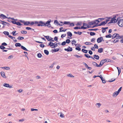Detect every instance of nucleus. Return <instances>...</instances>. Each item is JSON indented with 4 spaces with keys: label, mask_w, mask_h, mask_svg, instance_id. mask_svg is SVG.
<instances>
[{
    "label": "nucleus",
    "mask_w": 123,
    "mask_h": 123,
    "mask_svg": "<svg viewBox=\"0 0 123 123\" xmlns=\"http://www.w3.org/2000/svg\"><path fill=\"white\" fill-rule=\"evenodd\" d=\"M37 26H46V23H45L43 22V21H40L39 22L37 21Z\"/></svg>",
    "instance_id": "f257e3e1"
},
{
    "label": "nucleus",
    "mask_w": 123,
    "mask_h": 123,
    "mask_svg": "<svg viewBox=\"0 0 123 123\" xmlns=\"http://www.w3.org/2000/svg\"><path fill=\"white\" fill-rule=\"evenodd\" d=\"M118 24L121 27L123 26V19H119L118 22Z\"/></svg>",
    "instance_id": "f03ea898"
},
{
    "label": "nucleus",
    "mask_w": 123,
    "mask_h": 123,
    "mask_svg": "<svg viewBox=\"0 0 123 123\" xmlns=\"http://www.w3.org/2000/svg\"><path fill=\"white\" fill-rule=\"evenodd\" d=\"M87 29L86 27H84L83 26H82L81 27H78V26L75 27L74 28V29Z\"/></svg>",
    "instance_id": "7ed1b4c3"
},
{
    "label": "nucleus",
    "mask_w": 123,
    "mask_h": 123,
    "mask_svg": "<svg viewBox=\"0 0 123 123\" xmlns=\"http://www.w3.org/2000/svg\"><path fill=\"white\" fill-rule=\"evenodd\" d=\"M51 22V20L50 19L49 20H48L46 23V26H48L49 27H51V24L50 23Z\"/></svg>",
    "instance_id": "20e7f679"
},
{
    "label": "nucleus",
    "mask_w": 123,
    "mask_h": 123,
    "mask_svg": "<svg viewBox=\"0 0 123 123\" xmlns=\"http://www.w3.org/2000/svg\"><path fill=\"white\" fill-rule=\"evenodd\" d=\"M65 50L67 51V52L71 51H72V48L70 46H68V49H64Z\"/></svg>",
    "instance_id": "39448f33"
},
{
    "label": "nucleus",
    "mask_w": 123,
    "mask_h": 123,
    "mask_svg": "<svg viewBox=\"0 0 123 123\" xmlns=\"http://www.w3.org/2000/svg\"><path fill=\"white\" fill-rule=\"evenodd\" d=\"M103 40V38L102 37L98 38L97 40V42L99 43H101Z\"/></svg>",
    "instance_id": "423d86ee"
},
{
    "label": "nucleus",
    "mask_w": 123,
    "mask_h": 123,
    "mask_svg": "<svg viewBox=\"0 0 123 123\" xmlns=\"http://www.w3.org/2000/svg\"><path fill=\"white\" fill-rule=\"evenodd\" d=\"M101 76V75H100L99 77L101 79V80L102 81V83H105L106 82L105 81V79H104L103 78V77Z\"/></svg>",
    "instance_id": "0eeeda50"
},
{
    "label": "nucleus",
    "mask_w": 123,
    "mask_h": 123,
    "mask_svg": "<svg viewBox=\"0 0 123 123\" xmlns=\"http://www.w3.org/2000/svg\"><path fill=\"white\" fill-rule=\"evenodd\" d=\"M0 16L1 17V18L2 19H5L6 18H8V17H6L5 15H4L1 14L0 15Z\"/></svg>",
    "instance_id": "6e6552de"
},
{
    "label": "nucleus",
    "mask_w": 123,
    "mask_h": 123,
    "mask_svg": "<svg viewBox=\"0 0 123 123\" xmlns=\"http://www.w3.org/2000/svg\"><path fill=\"white\" fill-rule=\"evenodd\" d=\"M37 21H36L34 22H32L30 23V24L31 25H33L34 24H35L37 26Z\"/></svg>",
    "instance_id": "1a4fd4ad"
},
{
    "label": "nucleus",
    "mask_w": 123,
    "mask_h": 123,
    "mask_svg": "<svg viewBox=\"0 0 123 123\" xmlns=\"http://www.w3.org/2000/svg\"><path fill=\"white\" fill-rule=\"evenodd\" d=\"M84 55L87 58H91L94 60V58L92 56L88 55V54H85Z\"/></svg>",
    "instance_id": "9d476101"
},
{
    "label": "nucleus",
    "mask_w": 123,
    "mask_h": 123,
    "mask_svg": "<svg viewBox=\"0 0 123 123\" xmlns=\"http://www.w3.org/2000/svg\"><path fill=\"white\" fill-rule=\"evenodd\" d=\"M88 23L90 25H91L96 24V23L94 21H92L91 22H89Z\"/></svg>",
    "instance_id": "9b49d317"
},
{
    "label": "nucleus",
    "mask_w": 123,
    "mask_h": 123,
    "mask_svg": "<svg viewBox=\"0 0 123 123\" xmlns=\"http://www.w3.org/2000/svg\"><path fill=\"white\" fill-rule=\"evenodd\" d=\"M106 62V59H104L100 61V63H101V65H102L104 63Z\"/></svg>",
    "instance_id": "f8f14e48"
},
{
    "label": "nucleus",
    "mask_w": 123,
    "mask_h": 123,
    "mask_svg": "<svg viewBox=\"0 0 123 123\" xmlns=\"http://www.w3.org/2000/svg\"><path fill=\"white\" fill-rule=\"evenodd\" d=\"M54 43H53L50 42L49 43L48 45L49 46H50V47L52 48H53V47L54 45Z\"/></svg>",
    "instance_id": "ddd939ff"
},
{
    "label": "nucleus",
    "mask_w": 123,
    "mask_h": 123,
    "mask_svg": "<svg viewBox=\"0 0 123 123\" xmlns=\"http://www.w3.org/2000/svg\"><path fill=\"white\" fill-rule=\"evenodd\" d=\"M116 35L117 36V37H116V39H120L122 37V36H120L119 34H118L116 33Z\"/></svg>",
    "instance_id": "4468645a"
},
{
    "label": "nucleus",
    "mask_w": 123,
    "mask_h": 123,
    "mask_svg": "<svg viewBox=\"0 0 123 123\" xmlns=\"http://www.w3.org/2000/svg\"><path fill=\"white\" fill-rule=\"evenodd\" d=\"M1 76L3 77L6 78V76L5 75V73L3 72H1Z\"/></svg>",
    "instance_id": "2eb2a0df"
},
{
    "label": "nucleus",
    "mask_w": 123,
    "mask_h": 123,
    "mask_svg": "<svg viewBox=\"0 0 123 123\" xmlns=\"http://www.w3.org/2000/svg\"><path fill=\"white\" fill-rule=\"evenodd\" d=\"M94 58L97 60H99V56L98 55H93Z\"/></svg>",
    "instance_id": "dca6fc26"
},
{
    "label": "nucleus",
    "mask_w": 123,
    "mask_h": 123,
    "mask_svg": "<svg viewBox=\"0 0 123 123\" xmlns=\"http://www.w3.org/2000/svg\"><path fill=\"white\" fill-rule=\"evenodd\" d=\"M108 27H106L105 28L102 27V29H104V30H102V32L103 33H104L106 31V29H108Z\"/></svg>",
    "instance_id": "f3484780"
},
{
    "label": "nucleus",
    "mask_w": 123,
    "mask_h": 123,
    "mask_svg": "<svg viewBox=\"0 0 123 123\" xmlns=\"http://www.w3.org/2000/svg\"><path fill=\"white\" fill-rule=\"evenodd\" d=\"M15 45L16 47H21L22 45L20 43H17L15 44Z\"/></svg>",
    "instance_id": "a211bd4d"
},
{
    "label": "nucleus",
    "mask_w": 123,
    "mask_h": 123,
    "mask_svg": "<svg viewBox=\"0 0 123 123\" xmlns=\"http://www.w3.org/2000/svg\"><path fill=\"white\" fill-rule=\"evenodd\" d=\"M106 24L105 21H103L100 24H99V26L103 25H104Z\"/></svg>",
    "instance_id": "6ab92c4d"
},
{
    "label": "nucleus",
    "mask_w": 123,
    "mask_h": 123,
    "mask_svg": "<svg viewBox=\"0 0 123 123\" xmlns=\"http://www.w3.org/2000/svg\"><path fill=\"white\" fill-rule=\"evenodd\" d=\"M116 17V16H114L113 17V18H114V19H113L114 23H115L117 22V20L116 19H115Z\"/></svg>",
    "instance_id": "aec40b11"
},
{
    "label": "nucleus",
    "mask_w": 123,
    "mask_h": 123,
    "mask_svg": "<svg viewBox=\"0 0 123 123\" xmlns=\"http://www.w3.org/2000/svg\"><path fill=\"white\" fill-rule=\"evenodd\" d=\"M1 68L7 70H9L10 69V68L9 67H2Z\"/></svg>",
    "instance_id": "412c9836"
},
{
    "label": "nucleus",
    "mask_w": 123,
    "mask_h": 123,
    "mask_svg": "<svg viewBox=\"0 0 123 123\" xmlns=\"http://www.w3.org/2000/svg\"><path fill=\"white\" fill-rule=\"evenodd\" d=\"M103 52V49L102 48H99L98 49V52L99 53H101Z\"/></svg>",
    "instance_id": "4be33fe9"
},
{
    "label": "nucleus",
    "mask_w": 123,
    "mask_h": 123,
    "mask_svg": "<svg viewBox=\"0 0 123 123\" xmlns=\"http://www.w3.org/2000/svg\"><path fill=\"white\" fill-rule=\"evenodd\" d=\"M30 24V22L26 21V22H25L24 25H29Z\"/></svg>",
    "instance_id": "5701e85b"
},
{
    "label": "nucleus",
    "mask_w": 123,
    "mask_h": 123,
    "mask_svg": "<svg viewBox=\"0 0 123 123\" xmlns=\"http://www.w3.org/2000/svg\"><path fill=\"white\" fill-rule=\"evenodd\" d=\"M60 50L59 48H57L56 49H52V51L54 52H56L59 51Z\"/></svg>",
    "instance_id": "b1692460"
},
{
    "label": "nucleus",
    "mask_w": 123,
    "mask_h": 123,
    "mask_svg": "<svg viewBox=\"0 0 123 123\" xmlns=\"http://www.w3.org/2000/svg\"><path fill=\"white\" fill-rule=\"evenodd\" d=\"M21 49H23L26 51H28V50L24 47L22 45V46L21 47Z\"/></svg>",
    "instance_id": "393cba45"
},
{
    "label": "nucleus",
    "mask_w": 123,
    "mask_h": 123,
    "mask_svg": "<svg viewBox=\"0 0 123 123\" xmlns=\"http://www.w3.org/2000/svg\"><path fill=\"white\" fill-rule=\"evenodd\" d=\"M117 70H118V75H119L121 73V69L120 68L118 67H117Z\"/></svg>",
    "instance_id": "a878e982"
},
{
    "label": "nucleus",
    "mask_w": 123,
    "mask_h": 123,
    "mask_svg": "<svg viewBox=\"0 0 123 123\" xmlns=\"http://www.w3.org/2000/svg\"><path fill=\"white\" fill-rule=\"evenodd\" d=\"M68 35L69 36L71 37L72 36V33L70 31L68 32H67Z\"/></svg>",
    "instance_id": "bb28decb"
},
{
    "label": "nucleus",
    "mask_w": 123,
    "mask_h": 123,
    "mask_svg": "<svg viewBox=\"0 0 123 123\" xmlns=\"http://www.w3.org/2000/svg\"><path fill=\"white\" fill-rule=\"evenodd\" d=\"M3 33L6 35H7L8 36L9 35V33L7 31H4L3 32Z\"/></svg>",
    "instance_id": "cd10ccee"
},
{
    "label": "nucleus",
    "mask_w": 123,
    "mask_h": 123,
    "mask_svg": "<svg viewBox=\"0 0 123 123\" xmlns=\"http://www.w3.org/2000/svg\"><path fill=\"white\" fill-rule=\"evenodd\" d=\"M44 52L45 54L47 55H48L49 54V52L47 50H45Z\"/></svg>",
    "instance_id": "c85d7f7f"
},
{
    "label": "nucleus",
    "mask_w": 123,
    "mask_h": 123,
    "mask_svg": "<svg viewBox=\"0 0 123 123\" xmlns=\"http://www.w3.org/2000/svg\"><path fill=\"white\" fill-rule=\"evenodd\" d=\"M21 32V33L23 34H25L27 33V32L25 31H22Z\"/></svg>",
    "instance_id": "c756f323"
},
{
    "label": "nucleus",
    "mask_w": 123,
    "mask_h": 123,
    "mask_svg": "<svg viewBox=\"0 0 123 123\" xmlns=\"http://www.w3.org/2000/svg\"><path fill=\"white\" fill-rule=\"evenodd\" d=\"M54 45L53 47V48H55L58 46L57 43L56 42H55L54 43Z\"/></svg>",
    "instance_id": "7c9ffc66"
},
{
    "label": "nucleus",
    "mask_w": 123,
    "mask_h": 123,
    "mask_svg": "<svg viewBox=\"0 0 123 123\" xmlns=\"http://www.w3.org/2000/svg\"><path fill=\"white\" fill-rule=\"evenodd\" d=\"M82 51L84 53H87L88 52V51L87 50L85 49H82Z\"/></svg>",
    "instance_id": "2f4dec72"
},
{
    "label": "nucleus",
    "mask_w": 123,
    "mask_h": 123,
    "mask_svg": "<svg viewBox=\"0 0 123 123\" xmlns=\"http://www.w3.org/2000/svg\"><path fill=\"white\" fill-rule=\"evenodd\" d=\"M44 37H45L46 39L49 41H50L49 40H50L51 39H49V36H44Z\"/></svg>",
    "instance_id": "473e14b6"
},
{
    "label": "nucleus",
    "mask_w": 123,
    "mask_h": 123,
    "mask_svg": "<svg viewBox=\"0 0 123 123\" xmlns=\"http://www.w3.org/2000/svg\"><path fill=\"white\" fill-rule=\"evenodd\" d=\"M0 48L2 50H4L6 49L5 47L2 45L0 46Z\"/></svg>",
    "instance_id": "72a5a7b5"
},
{
    "label": "nucleus",
    "mask_w": 123,
    "mask_h": 123,
    "mask_svg": "<svg viewBox=\"0 0 123 123\" xmlns=\"http://www.w3.org/2000/svg\"><path fill=\"white\" fill-rule=\"evenodd\" d=\"M98 28L97 29H89L88 30L91 31H96L98 30Z\"/></svg>",
    "instance_id": "f704fd0d"
},
{
    "label": "nucleus",
    "mask_w": 123,
    "mask_h": 123,
    "mask_svg": "<svg viewBox=\"0 0 123 123\" xmlns=\"http://www.w3.org/2000/svg\"><path fill=\"white\" fill-rule=\"evenodd\" d=\"M24 39V37H18L17 38L18 39L20 40L23 39Z\"/></svg>",
    "instance_id": "c9c22d12"
},
{
    "label": "nucleus",
    "mask_w": 123,
    "mask_h": 123,
    "mask_svg": "<svg viewBox=\"0 0 123 123\" xmlns=\"http://www.w3.org/2000/svg\"><path fill=\"white\" fill-rule=\"evenodd\" d=\"M116 33H115V34H113L112 35V36L111 37H112V39H114L116 37H117V36H116Z\"/></svg>",
    "instance_id": "e433bc0d"
},
{
    "label": "nucleus",
    "mask_w": 123,
    "mask_h": 123,
    "mask_svg": "<svg viewBox=\"0 0 123 123\" xmlns=\"http://www.w3.org/2000/svg\"><path fill=\"white\" fill-rule=\"evenodd\" d=\"M95 33L94 32H90V35L91 36H94L95 35Z\"/></svg>",
    "instance_id": "4c0bfd02"
},
{
    "label": "nucleus",
    "mask_w": 123,
    "mask_h": 123,
    "mask_svg": "<svg viewBox=\"0 0 123 123\" xmlns=\"http://www.w3.org/2000/svg\"><path fill=\"white\" fill-rule=\"evenodd\" d=\"M70 41L69 39H68L66 40L65 42L67 43H69L70 42Z\"/></svg>",
    "instance_id": "58836bf2"
},
{
    "label": "nucleus",
    "mask_w": 123,
    "mask_h": 123,
    "mask_svg": "<svg viewBox=\"0 0 123 123\" xmlns=\"http://www.w3.org/2000/svg\"><path fill=\"white\" fill-rule=\"evenodd\" d=\"M112 37V35L111 34L106 36L105 37L106 38H111Z\"/></svg>",
    "instance_id": "ea45409f"
},
{
    "label": "nucleus",
    "mask_w": 123,
    "mask_h": 123,
    "mask_svg": "<svg viewBox=\"0 0 123 123\" xmlns=\"http://www.w3.org/2000/svg\"><path fill=\"white\" fill-rule=\"evenodd\" d=\"M16 24L17 25L19 26H21L22 25V24H21L20 22H17Z\"/></svg>",
    "instance_id": "a19ab883"
},
{
    "label": "nucleus",
    "mask_w": 123,
    "mask_h": 123,
    "mask_svg": "<svg viewBox=\"0 0 123 123\" xmlns=\"http://www.w3.org/2000/svg\"><path fill=\"white\" fill-rule=\"evenodd\" d=\"M67 76H68L70 77H74V76L71 74H69L67 75Z\"/></svg>",
    "instance_id": "79ce46f5"
},
{
    "label": "nucleus",
    "mask_w": 123,
    "mask_h": 123,
    "mask_svg": "<svg viewBox=\"0 0 123 123\" xmlns=\"http://www.w3.org/2000/svg\"><path fill=\"white\" fill-rule=\"evenodd\" d=\"M119 93L117 91H116L113 93L114 96V95H116V96L119 94Z\"/></svg>",
    "instance_id": "37998d69"
},
{
    "label": "nucleus",
    "mask_w": 123,
    "mask_h": 123,
    "mask_svg": "<svg viewBox=\"0 0 123 123\" xmlns=\"http://www.w3.org/2000/svg\"><path fill=\"white\" fill-rule=\"evenodd\" d=\"M37 56L39 58H41L42 57V55L40 53H38L37 55Z\"/></svg>",
    "instance_id": "c03bdc74"
},
{
    "label": "nucleus",
    "mask_w": 123,
    "mask_h": 123,
    "mask_svg": "<svg viewBox=\"0 0 123 123\" xmlns=\"http://www.w3.org/2000/svg\"><path fill=\"white\" fill-rule=\"evenodd\" d=\"M70 22H69L65 21L64 22L63 24L65 25H69Z\"/></svg>",
    "instance_id": "a18cd8bd"
},
{
    "label": "nucleus",
    "mask_w": 123,
    "mask_h": 123,
    "mask_svg": "<svg viewBox=\"0 0 123 123\" xmlns=\"http://www.w3.org/2000/svg\"><path fill=\"white\" fill-rule=\"evenodd\" d=\"M114 19V18H111V20L110 22L109 23H108V24H111L112 23H114L113 22V19Z\"/></svg>",
    "instance_id": "49530a36"
},
{
    "label": "nucleus",
    "mask_w": 123,
    "mask_h": 123,
    "mask_svg": "<svg viewBox=\"0 0 123 123\" xmlns=\"http://www.w3.org/2000/svg\"><path fill=\"white\" fill-rule=\"evenodd\" d=\"M85 44L86 45H90L92 44V43H91L87 42H85Z\"/></svg>",
    "instance_id": "de8ad7c7"
},
{
    "label": "nucleus",
    "mask_w": 123,
    "mask_h": 123,
    "mask_svg": "<svg viewBox=\"0 0 123 123\" xmlns=\"http://www.w3.org/2000/svg\"><path fill=\"white\" fill-rule=\"evenodd\" d=\"M16 31H13L11 33L12 34H13V36H15L16 35V34H17H17H15V32H16Z\"/></svg>",
    "instance_id": "09e8293b"
},
{
    "label": "nucleus",
    "mask_w": 123,
    "mask_h": 123,
    "mask_svg": "<svg viewBox=\"0 0 123 123\" xmlns=\"http://www.w3.org/2000/svg\"><path fill=\"white\" fill-rule=\"evenodd\" d=\"M75 49L77 50L80 51L81 50V48L79 47H77L75 48Z\"/></svg>",
    "instance_id": "8fccbe9b"
},
{
    "label": "nucleus",
    "mask_w": 123,
    "mask_h": 123,
    "mask_svg": "<svg viewBox=\"0 0 123 123\" xmlns=\"http://www.w3.org/2000/svg\"><path fill=\"white\" fill-rule=\"evenodd\" d=\"M98 26H99V25L98 24V23H97L95 25H94V26H93L92 27V28H93L94 27H97Z\"/></svg>",
    "instance_id": "3c124183"
},
{
    "label": "nucleus",
    "mask_w": 123,
    "mask_h": 123,
    "mask_svg": "<svg viewBox=\"0 0 123 123\" xmlns=\"http://www.w3.org/2000/svg\"><path fill=\"white\" fill-rule=\"evenodd\" d=\"M9 84L5 83L4 84V86L7 87H8V86H9Z\"/></svg>",
    "instance_id": "603ef678"
},
{
    "label": "nucleus",
    "mask_w": 123,
    "mask_h": 123,
    "mask_svg": "<svg viewBox=\"0 0 123 123\" xmlns=\"http://www.w3.org/2000/svg\"><path fill=\"white\" fill-rule=\"evenodd\" d=\"M102 66V65H101V63H100L99 65H98L97 64V65L96 67H100L101 66Z\"/></svg>",
    "instance_id": "864d4df0"
},
{
    "label": "nucleus",
    "mask_w": 123,
    "mask_h": 123,
    "mask_svg": "<svg viewBox=\"0 0 123 123\" xmlns=\"http://www.w3.org/2000/svg\"><path fill=\"white\" fill-rule=\"evenodd\" d=\"M31 110L32 111H38V110L37 109H34L33 108H31Z\"/></svg>",
    "instance_id": "5fc2aeb1"
},
{
    "label": "nucleus",
    "mask_w": 123,
    "mask_h": 123,
    "mask_svg": "<svg viewBox=\"0 0 123 123\" xmlns=\"http://www.w3.org/2000/svg\"><path fill=\"white\" fill-rule=\"evenodd\" d=\"M106 62H112V61L110 59H106Z\"/></svg>",
    "instance_id": "6e6d98bb"
},
{
    "label": "nucleus",
    "mask_w": 123,
    "mask_h": 123,
    "mask_svg": "<svg viewBox=\"0 0 123 123\" xmlns=\"http://www.w3.org/2000/svg\"><path fill=\"white\" fill-rule=\"evenodd\" d=\"M85 66V67L86 68H87L88 66V65L85 62H83L82 63Z\"/></svg>",
    "instance_id": "4d7b16f0"
},
{
    "label": "nucleus",
    "mask_w": 123,
    "mask_h": 123,
    "mask_svg": "<svg viewBox=\"0 0 123 123\" xmlns=\"http://www.w3.org/2000/svg\"><path fill=\"white\" fill-rule=\"evenodd\" d=\"M92 64L95 66L96 67L97 65V63L95 62H93L92 63Z\"/></svg>",
    "instance_id": "13d9d810"
},
{
    "label": "nucleus",
    "mask_w": 123,
    "mask_h": 123,
    "mask_svg": "<svg viewBox=\"0 0 123 123\" xmlns=\"http://www.w3.org/2000/svg\"><path fill=\"white\" fill-rule=\"evenodd\" d=\"M66 44V42H65L64 41L62 43L61 45L62 46H64Z\"/></svg>",
    "instance_id": "bf43d9fd"
},
{
    "label": "nucleus",
    "mask_w": 123,
    "mask_h": 123,
    "mask_svg": "<svg viewBox=\"0 0 123 123\" xmlns=\"http://www.w3.org/2000/svg\"><path fill=\"white\" fill-rule=\"evenodd\" d=\"M24 52L25 54V56L26 57H27L28 59V56H27V55H28V53L26 52L25 51Z\"/></svg>",
    "instance_id": "052dcab7"
},
{
    "label": "nucleus",
    "mask_w": 123,
    "mask_h": 123,
    "mask_svg": "<svg viewBox=\"0 0 123 123\" xmlns=\"http://www.w3.org/2000/svg\"><path fill=\"white\" fill-rule=\"evenodd\" d=\"M101 105L100 103H97L96 104V105L97 106H98V107H99L100 106H101Z\"/></svg>",
    "instance_id": "680f3d73"
},
{
    "label": "nucleus",
    "mask_w": 123,
    "mask_h": 123,
    "mask_svg": "<svg viewBox=\"0 0 123 123\" xmlns=\"http://www.w3.org/2000/svg\"><path fill=\"white\" fill-rule=\"evenodd\" d=\"M1 45L3 46H6L7 45V44L5 42H4L2 43Z\"/></svg>",
    "instance_id": "e2e57ef3"
},
{
    "label": "nucleus",
    "mask_w": 123,
    "mask_h": 123,
    "mask_svg": "<svg viewBox=\"0 0 123 123\" xmlns=\"http://www.w3.org/2000/svg\"><path fill=\"white\" fill-rule=\"evenodd\" d=\"M54 40H55L56 42H58V37H55L54 38Z\"/></svg>",
    "instance_id": "0e129e2a"
},
{
    "label": "nucleus",
    "mask_w": 123,
    "mask_h": 123,
    "mask_svg": "<svg viewBox=\"0 0 123 123\" xmlns=\"http://www.w3.org/2000/svg\"><path fill=\"white\" fill-rule=\"evenodd\" d=\"M118 41V40H116L115 39H114L113 41V42L115 43L117 42Z\"/></svg>",
    "instance_id": "69168bd1"
},
{
    "label": "nucleus",
    "mask_w": 123,
    "mask_h": 123,
    "mask_svg": "<svg viewBox=\"0 0 123 123\" xmlns=\"http://www.w3.org/2000/svg\"><path fill=\"white\" fill-rule=\"evenodd\" d=\"M26 30H31L32 29L30 27H26Z\"/></svg>",
    "instance_id": "338daca9"
},
{
    "label": "nucleus",
    "mask_w": 123,
    "mask_h": 123,
    "mask_svg": "<svg viewBox=\"0 0 123 123\" xmlns=\"http://www.w3.org/2000/svg\"><path fill=\"white\" fill-rule=\"evenodd\" d=\"M40 46L42 48H43L44 47V45L43 44H40Z\"/></svg>",
    "instance_id": "774afa93"
}]
</instances>
